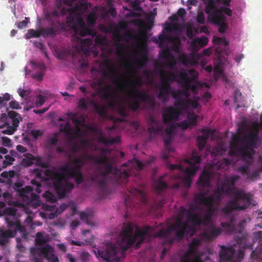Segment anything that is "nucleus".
<instances>
[{
  "label": "nucleus",
  "mask_w": 262,
  "mask_h": 262,
  "mask_svg": "<svg viewBox=\"0 0 262 262\" xmlns=\"http://www.w3.org/2000/svg\"><path fill=\"white\" fill-rule=\"evenodd\" d=\"M246 238L243 236L241 238L237 241L239 245H243V249L238 250V257L237 260L234 257L235 250L231 247H226L224 246H221V250L220 253V262H240L243 258L244 255V250L247 248H252V245L246 244Z\"/></svg>",
  "instance_id": "nucleus-7"
},
{
  "label": "nucleus",
  "mask_w": 262,
  "mask_h": 262,
  "mask_svg": "<svg viewBox=\"0 0 262 262\" xmlns=\"http://www.w3.org/2000/svg\"><path fill=\"white\" fill-rule=\"evenodd\" d=\"M225 152L222 147H215L212 149V155L213 156H222Z\"/></svg>",
  "instance_id": "nucleus-57"
},
{
  "label": "nucleus",
  "mask_w": 262,
  "mask_h": 262,
  "mask_svg": "<svg viewBox=\"0 0 262 262\" xmlns=\"http://www.w3.org/2000/svg\"><path fill=\"white\" fill-rule=\"evenodd\" d=\"M179 70H177V72L169 71L167 73V78L171 81H177L180 84H183V81H181V78L178 79V77H179Z\"/></svg>",
  "instance_id": "nucleus-44"
},
{
  "label": "nucleus",
  "mask_w": 262,
  "mask_h": 262,
  "mask_svg": "<svg viewBox=\"0 0 262 262\" xmlns=\"http://www.w3.org/2000/svg\"><path fill=\"white\" fill-rule=\"evenodd\" d=\"M239 179L238 175L226 176L221 186H218L213 192L212 194L216 196L218 201H221L223 195L231 197L221 209V212L226 215L235 211L245 210L252 204V195L250 193L235 187L236 182Z\"/></svg>",
  "instance_id": "nucleus-2"
},
{
  "label": "nucleus",
  "mask_w": 262,
  "mask_h": 262,
  "mask_svg": "<svg viewBox=\"0 0 262 262\" xmlns=\"http://www.w3.org/2000/svg\"><path fill=\"white\" fill-rule=\"evenodd\" d=\"M177 64V62L174 56H173V58H169L166 60V66L167 67L169 68L171 70H173L175 68V67Z\"/></svg>",
  "instance_id": "nucleus-58"
},
{
  "label": "nucleus",
  "mask_w": 262,
  "mask_h": 262,
  "mask_svg": "<svg viewBox=\"0 0 262 262\" xmlns=\"http://www.w3.org/2000/svg\"><path fill=\"white\" fill-rule=\"evenodd\" d=\"M17 194L29 206L36 208L40 205L39 195L33 192V188L31 186H26Z\"/></svg>",
  "instance_id": "nucleus-13"
},
{
  "label": "nucleus",
  "mask_w": 262,
  "mask_h": 262,
  "mask_svg": "<svg viewBox=\"0 0 262 262\" xmlns=\"http://www.w3.org/2000/svg\"><path fill=\"white\" fill-rule=\"evenodd\" d=\"M170 81H171L169 79H168L167 77H164L163 76H161V85L160 86L172 89L170 83Z\"/></svg>",
  "instance_id": "nucleus-63"
},
{
  "label": "nucleus",
  "mask_w": 262,
  "mask_h": 262,
  "mask_svg": "<svg viewBox=\"0 0 262 262\" xmlns=\"http://www.w3.org/2000/svg\"><path fill=\"white\" fill-rule=\"evenodd\" d=\"M16 214V209L13 207L6 208L3 212H0V217L3 215L6 216L5 221L9 229L7 230H3V231L15 232L13 237L15 236L17 231H19L23 234L22 237L26 238L27 234L25 227L21 225L20 222L17 220Z\"/></svg>",
  "instance_id": "nucleus-5"
},
{
  "label": "nucleus",
  "mask_w": 262,
  "mask_h": 262,
  "mask_svg": "<svg viewBox=\"0 0 262 262\" xmlns=\"http://www.w3.org/2000/svg\"><path fill=\"white\" fill-rule=\"evenodd\" d=\"M179 91H181V90L172 91L171 95L175 99L174 106L177 108H180L181 110H183V107L186 106V99L184 100L182 98L181 92H180Z\"/></svg>",
  "instance_id": "nucleus-26"
},
{
  "label": "nucleus",
  "mask_w": 262,
  "mask_h": 262,
  "mask_svg": "<svg viewBox=\"0 0 262 262\" xmlns=\"http://www.w3.org/2000/svg\"><path fill=\"white\" fill-rule=\"evenodd\" d=\"M160 55L161 58L165 59L166 60L169 58H173V55L171 53L169 49L168 48H166L161 51L160 53Z\"/></svg>",
  "instance_id": "nucleus-52"
},
{
  "label": "nucleus",
  "mask_w": 262,
  "mask_h": 262,
  "mask_svg": "<svg viewBox=\"0 0 262 262\" xmlns=\"http://www.w3.org/2000/svg\"><path fill=\"white\" fill-rule=\"evenodd\" d=\"M19 123L18 118L12 119V126H8L7 128L3 131V133L8 135H12L17 129Z\"/></svg>",
  "instance_id": "nucleus-38"
},
{
  "label": "nucleus",
  "mask_w": 262,
  "mask_h": 262,
  "mask_svg": "<svg viewBox=\"0 0 262 262\" xmlns=\"http://www.w3.org/2000/svg\"><path fill=\"white\" fill-rule=\"evenodd\" d=\"M245 164L240 166L238 168V171H240L243 174H248L249 173V170L251 166L252 163V161H247L246 162H243Z\"/></svg>",
  "instance_id": "nucleus-48"
},
{
  "label": "nucleus",
  "mask_w": 262,
  "mask_h": 262,
  "mask_svg": "<svg viewBox=\"0 0 262 262\" xmlns=\"http://www.w3.org/2000/svg\"><path fill=\"white\" fill-rule=\"evenodd\" d=\"M126 47L123 43H118L116 44V53L117 55L123 56L125 54Z\"/></svg>",
  "instance_id": "nucleus-54"
},
{
  "label": "nucleus",
  "mask_w": 262,
  "mask_h": 262,
  "mask_svg": "<svg viewBox=\"0 0 262 262\" xmlns=\"http://www.w3.org/2000/svg\"><path fill=\"white\" fill-rule=\"evenodd\" d=\"M222 232V229L221 228H216L213 225L211 226L209 228L204 231L202 234V237L208 241H211Z\"/></svg>",
  "instance_id": "nucleus-20"
},
{
  "label": "nucleus",
  "mask_w": 262,
  "mask_h": 262,
  "mask_svg": "<svg viewBox=\"0 0 262 262\" xmlns=\"http://www.w3.org/2000/svg\"><path fill=\"white\" fill-rule=\"evenodd\" d=\"M255 151L253 149H249L247 146H245L238 150V152L241 157L243 162H246L247 161H253V155Z\"/></svg>",
  "instance_id": "nucleus-22"
},
{
  "label": "nucleus",
  "mask_w": 262,
  "mask_h": 262,
  "mask_svg": "<svg viewBox=\"0 0 262 262\" xmlns=\"http://www.w3.org/2000/svg\"><path fill=\"white\" fill-rule=\"evenodd\" d=\"M158 89L159 91L158 98L164 102H166L169 99V95L172 92V89L159 86Z\"/></svg>",
  "instance_id": "nucleus-29"
},
{
  "label": "nucleus",
  "mask_w": 262,
  "mask_h": 262,
  "mask_svg": "<svg viewBox=\"0 0 262 262\" xmlns=\"http://www.w3.org/2000/svg\"><path fill=\"white\" fill-rule=\"evenodd\" d=\"M51 26L48 28H41L38 30L34 29H29L26 34V38L30 39L31 38L39 37L40 36L43 37L55 36L59 32L63 31L66 29V24L63 21L57 20L56 23H53L51 20Z\"/></svg>",
  "instance_id": "nucleus-6"
},
{
  "label": "nucleus",
  "mask_w": 262,
  "mask_h": 262,
  "mask_svg": "<svg viewBox=\"0 0 262 262\" xmlns=\"http://www.w3.org/2000/svg\"><path fill=\"white\" fill-rule=\"evenodd\" d=\"M104 165L103 170L113 175L114 182L117 185L124 183L130 176V172L128 168L125 169L117 168L113 166L112 163L110 161H108Z\"/></svg>",
  "instance_id": "nucleus-11"
},
{
  "label": "nucleus",
  "mask_w": 262,
  "mask_h": 262,
  "mask_svg": "<svg viewBox=\"0 0 262 262\" xmlns=\"http://www.w3.org/2000/svg\"><path fill=\"white\" fill-rule=\"evenodd\" d=\"M258 132V128L255 127L253 132H250L244 138V141L253 148H257V143L259 140Z\"/></svg>",
  "instance_id": "nucleus-21"
},
{
  "label": "nucleus",
  "mask_w": 262,
  "mask_h": 262,
  "mask_svg": "<svg viewBox=\"0 0 262 262\" xmlns=\"http://www.w3.org/2000/svg\"><path fill=\"white\" fill-rule=\"evenodd\" d=\"M67 116L75 124L78 130H79V126H83L84 122V118L83 115L77 117V114L74 113H67Z\"/></svg>",
  "instance_id": "nucleus-28"
},
{
  "label": "nucleus",
  "mask_w": 262,
  "mask_h": 262,
  "mask_svg": "<svg viewBox=\"0 0 262 262\" xmlns=\"http://www.w3.org/2000/svg\"><path fill=\"white\" fill-rule=\"evenodd\" d=\"M76 0H66L64 1L65 4L70 6ZM67 9L63 7L62 0H55L54 5L46 13V17L51 21L53 18H59L60 16H63L66 14Z\"/></svg>",
  "instance_id": "nucleus-12"
},
{
  "label": "nucleus",
  "mask_w": 262,
  "mask_h": 262,
  "mask_svg": "<svg viewBox=\"0 0 262 262\" xmlns=\"http://www.w3.org/2000/svg\"><path fill=\"white\" fill-rule=\"evenodd\" d=\"M211 173L207 170H204L197 182L199 186L203 187H209L210 185Z\"/></svg>",
  "instance_id": "nucleus-25"
},
{
  "label": "nucleus",
  "mask_w": 262,
  "mask_h": 262,
  "mask_svg": "<svg viewBox=\"0 0 262 262\" xmlns=\"http://www.w3.org/2000/svg\"><path fill=\"white\" fill-rule=\"evenodd\" d=\"M198 218L200 221V224H193V227L194 226H199L201 225H203L205 226H208L210 225L211 221V217L210 216L206 215V214H204V215L201 217L200 215H198Z\"/></svg>",
  "instance_id": "nucleus-46"
},
{
  "label": "nucleus",
  "mask_w": 262,
  "mask_h": 262,
  "mask_svg": "<svg viewBox=\"0 0 262 262\" xmlns=\"http://www.w3.org/2000/svg\"><path fill=\"white\" fill-rule=\"evenodd\" d=\"M96 112L100 116H104L106 114V108L103 105L97 104L94 108Z\"/></svg>",
  "instance_id": "nucleus-61"
},
{
  "label": "nucleus",
  "mask_w": 262,
  "mask_h": 262,
  "mask_svg": "<svg viewBox=\"0 0 262 262\" xmlns=\"http://www.w3.org/2000/svg\"><path fill=\"white\" fill-rule=\"evenodd\" d=\"M109 174L110 173L103 170L101 171V179H97L95 178L93 179L98 184L99 189V195L101 198L107 196L111 193V190L107 185V177Z\"/></svg>",
  "instance_id": "nucleus-16"
},
{
  "label": "nucleus",
  "mask_w": 262,
  "mask_h": 262,
  "mask_svg": "<svg viewBox=\"0 0 262 262\" xmlns=\"http://www.w3.org/2000/svg\"><path fill=\"white\" fill-rule=\"evenodd\" d=\"M112 90V87L110 84H105L101 87L99 88L98 89V94L102 98L105 99H108L110 98V92Z\"/></svg>",
  "instance_id": "nucleus-33"
},
{
  "label": "nucleus",
  "mask_w": 262,
  "mask_h": 262,
  "mask_svg": "<svg viewBox=\"0 0 262 262\" xmlns=\"http://www.w3.org/2000/svg\"><path fill=\"white\" fill-rule=\"evenodd\" d=\"M254 236L256 239L258 240L259 246L252 251L251 257L256 259L260 257L262 253V232L261 231L255 232L254 233Z\"/></svg>",
  "instance_id": "nucleus-24"
},
{
  "label": "nucleus",
  "mask_w": 262,
  "mask_h": 262,
  "mask_svg": "<svg viewBox=\"0 0 262 262\" xmlns=\"http://www.w3.org/2000/svg\"><path fill=\"white\" fill-rule=\"evenodd\" d=\"M179 75L181 81H183V84L188 88H190V82L198 78L199 74L198 72L193 69L187 71L184 69L181 68L179 69Z\"/></svg>",
  "instance_id": "nucleus-15"
},
{
  "label": "nucleus",
  "mask_w": 262,
  "mask_h": 262,
  "mask_svg": "<svg viewBox=\"0 0 262 262\" xmlns=\"http://www.w3.org/2000/svg\"><path fill=\"white\" fill-rule=\"evenodd\" d=\"M208 38L205 36L196 37L192 40L190 46L193 51H197L200 48L206 46L208 44Z\"/></svg>",
  "instance_id": "nucleus-23"
},
{
  "label": "nucleus",
  "mask_w": 262,
  "mask_h": 262,
  "mask_svg": "<svg viewBox=\"0 0 262 262\" xmlns=\"http://www.w3.org/2000/svg\"><path fill=\"white\" fill-rule=\"evenodd\" d=\"M53 248L49 244L43 247L31 248L30 252L34 262H42L46 258L49 262H59L58 258L53 253Z\"/></svg>",
  "instance_id": "nucleus-9"
},
{
  "label": "nucleus",
  "mask_w": 262,
  "mask_h": 262,
  "mask_svg": "<svg viewBox=\"0 0 262 262\" xmlns=\"http://www.w3.org/2000/svg\"><path fill=\"white\" fill-rule=\"evenodd\" d=\"M155 186L156 190L160 192L166 189L168 185L166 182L160 179L155 183Z\"/></svg>",
  "instance_id": "nucleus-50"
},
{
  "label": "nucleus",
  "mask_w": 262,
  "mask_h": 262,
  "mask_svg": "<svg viewBox=\"0 0 262 262\" xmlns=\"http://www.w3.org/2000/svg\"><path fill=\"white\" fill-rule=\"evenodd\" d=\"M98 141L102 143L105 145H112L115 143H118L120 142V138L119 137H116L114 138H106L102 133H100L98 138Z\"/></svg>",
  "instance_id": "nucleus-31"
},
{
  "label": "nucleus",
  "mask_w": 262,
  "mask_h": 262,
  "mask_svg": "<svg viewBox=\"0 0 262 262\" xmlns=\"http://www.w3.org/2000/svg\"><path fill=\"white\" fill-rule=\"evenodd\" d=\"M234 221L235 217L234 216L231 217L230 219V222H223L222 223L221 226L228 233H232L234 232L235 231V227H234Z\"/></svg>",
  "instance_id": "nucleus-36"
},
{
  "label": "nucleus",
  "mask_w": 262,
  "mask_h": 262,
  "mask_svg": "<svg viewBox=\"0 0 262 262\" xmlns=\"http://www.w3.org/2000/svg\"><path fill=\"white\" fill-rule=\"evenodd\" d=\"M88 9V4L86 2H78L73 8L74 11H77L81 13L86 12Z\"/></svg>",
  "instance_id": "nucleus-43"
},
{
  "label": "nucleus",
  "mask_w": 262,
  "mask_h": 262,
  "mask_svg": "<svg viewBox=\"0 0 262 262\" xmlns=\"http://www.w3.org/2000/svg\"><path fill=\"white\" fill-rule=\"evenodd\" d=\"M215 24L219 26L218 31L220 33H224L228 28V26L227 23L223 21L217 23Z\"/></svg>",
  "instance_id": "nucleus-55"
},
{
  "label": "nucleus",
  "mask_w": 262,
  "mask_h": 262,
  "mask_svg": "<svg viewBox=\"0 0 262 262\" xmlns=\"http://www.w3.org/2000/svg\"><path fill=\"white\" fill-rule=\"evenodd\" d=\"M34 66L39 69L40 72L36 74H34L33 76V77L37 79L38 81H41L42 79L43 76L44 72L46 69V66L45 64L41 62L35 63Z\"/></svg>",
  "instance_id": "nucleus-39"
},
{
  "label": "nucleus",
  "mask_w": 262,
  "mask_h": 262,
  "mask_svg": "<svg viewBox=\"0 0 262 262\" xmlns=\"http://www.w3.org/2000/svg\"><path fill=\"white\" fill-rule=\"evenodd\" d=\"M201 244V242L200 239L194 238L192 242L189 244L188 250L185 253L184 255L181 258H184L185 259L192 260L198 258L199 256H196L198 252V248ZM200 258H201L199 257Z\"/></svg>",
  "instance_id": "nucleus-18"
},
{
  "label": "nucleus",
  "mask_w": 262,
  "mask_h": 262,
  "mask_svg": "<svg viewBox=\"0 0 262 262\" xmlns=\"http://www.w3.org/2000/svg\"><path fill=\"white\" fill-rule=\"evenodd\" d=\"M102 75L103 78L112 80L114 84L119 89L122 86L131 90L133 95H130V100L129 101V106L133 111L139 110L141 106V102L151 104L153 106L155 105V101L153 97L150 96L144 91L137 90V87L142 86L143 81L141 77L135 75L133 80L124 82L118 77L116 69L113 67H110L108 71L103 70Z\"/></svg>",
  "instance_id": "nucleus-3"
},
{
  "label": "nucleus",
  "mask_w": 262,
  "mask_h": 262,
  "mask_svg": "<svg viewBox=\"0 0 262 262\" xmlns=\"http://www.w3.org/2000/svg\"><path fill=\"white\" fill-rule=\"evenodd\" d=\"M74 32L73 37L76 35H79L81 37H84L87 35L94 36L96 34L95 30L86 27L84 20L82 18H79L76 20V24L72 27Z\"/></svg>",
  "instance_id": "nucleus-14"
},
{
  "label": "nucleus",
  "mask_w": 262,
  "mask_h": 262,
  "mask_svg": "<svg viewBox=\"0 0 262 262\" xmlns=\"http://www.w3.org/2000/svg\"><path fill=\"white\" fill-rule=\"evenodd\" d=\"M97 19V15L94 12H92L88 14L86 17V21L89 27H92L96 23Z\"/></svg>",
  "instance_id": "nucleus-45"
},
{
  "label": "nucleus",
  "mask_w": 262,
  "mask_h": 262,
  "mask_svg": "<svg viewBox=\"0 0 262 262\" xmlns=\"http://www.w3.org/2000/svg\"><path fill=\"white\" fill-rule=\"evenodd\" d=\"M80 165H71L66 163L60 167V172L56 170L46 169V176L52 180L55 189L60 198L64 197L67 193H69L74 188L73 184L68 181L63 182L67 178H74L77 185L82 183L84 181V177L81 171Z\"/></svg>",
  "instance_id": "nucleus-4"
},
{
  "label": "nucleus",
  "mask_w": 262,
  "mask_h": 262,
  "mask_svg": "<svg viewBox=\"0 0 262 262\" xmlns=\"http://www.w3.org/2000/svg\"><path fill=\"white\" fill-rule=\"evenodd\" d=\"M195 202L199 205H203L207 208V211L205 214L212 218L214 213L216 211L213 204L216 203L220 204L221 201H218L216 199V196L212 194L209 196H206L204 193H199L194 196Z\"/></svg>",
  "instance_id": "nucleus-10"
},
{
  "label": "nucleus",
  "mask_w": 262,
  "mask_h": 262,
  "mask_svg": "<svg viewBox=\"0 0 262 262\" xmlns=\"http://www.w3.org/2000/svg\"><path fill=\"white\" fill-rule=\"evenodd\" d=\"M77 39L81 41V50L82 52L86 56L89 55L90 54V47L93 42L92 39L91 38L81 39L79 37H77Z\"/></svg>",
  "instance_id": "nucleus-30"
},
{
  "label": "nucleus",
  "mask_w": 262,
  "mask_h": 262,
  "mask_svg": "<svg viewBox=\"0 0 262 262\" xmlns=\"http://www.w3.org/2000/svg\"><path fill=\"white\" fill-rule=\"evenodd\" d=\"M165 135L164 137L163 140L164 143V148L169 152H172L174 149L171 145V142L172 140V129L171 128H167L165 129Z\"/></svg>",
  "instance_id": "nucleus-27"
},
{
  "label": "nucleus",
  "mask_w": 262,
  "mask_h": 262,
  "mask_svg": "<svg viewBox=\"0 0 262 262\" xmlns=\"http://www.w3.org/2000/svg\"><path fill=\"white\" fill-rule=\"evenodd\" d=\"M199 97L196 96L194 97L192 100L186 99V106L183 107V110H187L190 105H191L194 109L196 108L199 105Z\"/></svg>",
  "instance_id": "nucleus-41"
},
{
  "label": "nucleus",
  "mask_w": 262,
  "mask_h": 262,
  "mask_svg": "<svg viewBox=\"0 0 262 262\" xmlns=\"http://www.w3.org/2000/svg\"><path fill=\"white\" fill-rule=\"evenodd\" d=\"M201 158L198 155H192L189 159H186L185 161L189 165V167L185 168V170L182 172L183 176L177 174V179L183 181L185 186L189 188L192 182V178L195 175L199 166L196 165L200 164Z\"/></svg>",
  "instance_id": "nucleus-8"
},
{
  "label": "nucleus",
  "mask_w": 262,
  "mask_h": 262,
  "mask_svg": "<svg viewBox=\"0 0 262 262\" xmlns=\"http://www.w3.org/2000/svg\"><path fill=\"white\" fill-rule=\"evenodd\" d=\"M86 158L95 163L98 164L104 165L109 161L107 156L103 154H101L99 157L88 155Z\"/></svg>",
  "instance_id": "nucleus-35"
},
{
  "label": "nucleus",
  "mask_w": 262,
  "mask_h": 262,
  "mask_svg": "<svg viewBox=\"0 0 262 262\" xmlns=\"http://www.w3.org/2000/svg\"><path fill=\"white\" fill-rule=\"evenodd\" d=\"M15 232H11L10 231H3L0 230V246H5L9 242V238L13 237Z\"/></svg>",
  "instance_id": "nucleus-34"
},
{
  "label": "nucleus",
  "mask_w": 262,
  "mask_h": 262,
  "mask_svg": "<svg viewBox=\"0 0 262 262\" xmlns=\"http://www.w3.org/2000/svg\"><path fill=\"white\" fill-rule=\"evenodd\" d=\"M215 132V130L211 129L209 128L203 129L202 131V135L200 136V137H203L204 138L207 140L209 137L210 136L212 139H214L213 135Z\"/></svg>",
  "instance_id": "nucleus-49"
},
{
  "label": "nucleus",
  "mask_w": 262,
  "mask_h": 262,
  "mask_svg": "<svg viewBox=\"0 0 262 262\" xmlns=\"http://www.w3.org/2000/svg\"><path fill=\"white\" fill-rule=\"evenodd\" d=\"M212 17V22L214 24L220 22L224 19L223 15L220 9H216L212 12L209 17Z\"/></svg>",
  "instance_id": "nucleus-37"
},
{
  "label": "nucleus",
  "mask_w": 262,
  "mask_h": 262,
  "mask_svg": "<svg viewBox=\"0 0 262 262\" xmlns=\"http://www.w3.org/2000/svg\"><path fill=\"white\" fill-rule=\"evenodd\" d=\"M89 102L84 98H80L78 103V107L82 110H86L88 107Z\"/></svg>",
  "instance_id": "nucleus-64"
},
{
  "label": "nucleus",
  "mask_w": 262,
  "mask_h": 262,
  "mask_svg": "<svg viewBox=\"0 0 262 262\" xmlns=\"http://www.w3.org/2000/svg\"><path fill=\"white\" fill-rule=\"evenodd\" d=\"M199 209L204 210V208L194 207L192 205H190L188 209L181 206L180 208L181 216L178 218L176 223L167 228L162 227L157 232H154V227L147 226L142 230L138 229L134 235L132 224H125L116 243H105L101 247L94 250V252L97 257L101 258L105 262H113L118 261L123 258L126 251L137 239H139L136 244L138 247L144 241H149L152 237L163 238L164 245H170L176 241H179L185 234L194 232L193 224H200L199 214L194 213Z\"/></svg>",
  "instance_id": "nucleus-1"
},
{
  "label": "nucleus",
  "mask_w": 262,
  "mask_h": 262,
  "mask_svg": "<svg viewBox=\"0 0 262 262\" xmlns=\"http://www.w3.org/2000/svg\"><path fill=\"white\" fill-rule=\"evenodd\" d=\"M180 108L176 106H169L166 111L162 114L163 121L164 123H167L175 121H177L181 114Z\"/></svg>",
  "instance_id": "nucleus-17"
},
{
  "label": "nucleus",
  "mask_w": 262,
  "mask_h": 262,
  "mask_svg": "<svg viewBox=\"0 0 262 262\" xmlns=\"http://www.w3.org/2000/svg\"><path fill=\"white\" fill-rule=\"evenodd\" d=\"M47 240L45 238L41 232H37L35 238V243L37 247H43L47 245Z\"/></svg>",
  "instance_id": "nucleus-42"
},
{
  "label": "nucleus",
  "mask_w": 262,
  "mask_h": 262,
  "mask_svg": "<svg viewBox=\"0 0 262 262\" xmlns=\"http://www.w3.org/2000/svg\"><path fill=\"white\" fill-rule=\"evenodd\" d=\"M148 132L149 134V137L151 139L163 134V126L159 124L158 125L149 126Z\"/></svg>",
  "instance_id": "nucleus-32"
},
{
  "label": "nucleus",
  "mask_w": 262,
  "mask_h": 262,
  "mask_svg": "<svg viewBox=\"0 0 262 262\" xmlns=\"http://www.w3.org/2000/svg\"><path fill=\"white\" fill-rule=\"evenodd\" d=\"M92 37H95V41L97 44L99 45H103L104 44L106 41V38L105 36L99 35H97V34L94 36H92Z\"/></svg>",
  "instance_id": "nucleus-59"
},
{
  "label": "nucleus",
  "mask_w": 262,
  "mask_h": 262,
  "mask_svg": "<svg viewBox=\"0 0 262 262\" xmlns=\"http://www.w3.org/2000/svg\"><path fill=\"white\" fill-rule=\"evenodd\" d=\"M134 54L137 57L134 58L133 62L137 65V68L140 69L146 67L148 61L146 50L142 49L140 52H135Z\"/></svg>",
  "instance_id": "nucleus-19"
},
{
  "label": "nucleus",
  "mask_w": 262,
  "mask_h": 262,
  "mask_svg": "<svg viewBox=\"0 0 262 262\" xmlns=\"http://www.w3.org/2000/svg\"><path fill=\"white\" fill-rule=\"evenodd\" d=\"M46 170L43 172V171L39 168L34 169L33 173L35 175L36 178L40 179L41 180H52L49 179L45 174Z\"/></svg>",
  "instance_id": "nucleus-47"
},
{
  "label": "nucleus",
  "mask_w": 262,
  "mask_h": 262,
  "mask_svg": "<svg viewBox=\"0 0 262 262\" xmlns=\"http://www.w3.org/2000/svg\"><path fill=\"white\" fill-rule=\"evenodd\" d=\"M59 130L61 132L64 133L67 135L70 136L71 139H74V137L72 134L71 125L69 121L65 124L61 123Z\"/></svg>",
  "instance_id": "nucleus-40"
},
{
  "label": "nucleus",
  "mask_w": 262,
  "mask_h": 262,
  "mask_svg": "<svg viewBox=\"0 0 262 262\" xmlns=\"http://www.w3.org/2000/svg\"><path fill=\"white\" fill-rule=\"evenodd\" d=\"M24 184V182L23 181L19 180L17 182L13 183L12 187L14 191L18 193L19 190L23 188L22 187L23 186Z\"/></svg>",
  "instance_id": "nucleus-62"
},
{
  "label": "nucleus",
  "mask_w": 262,
  "mask_h": 262,
  "mask_svg": "<svg viewBox=\"0 0 262 262\" xmlns=\"http://www.w3.org/2000/svg\"><path fill=\"white\" fill-rule=\"evenodd\" d=\"M15 161V159L10 155H6L5 156V160L3 161V167L10 165L12 164L13 162Z\"/></svg>",
  "instance_id": "nucleus-56"
},
{
  "label": "nucleus",
  "mask_w": 262,
  "mask_h": 262,
  "mask_svg": "<svg viewBox=\"0 0 262 262\" xmlns=\"http://www.w3.org/2000/svg\"><path fill=\"white\" fill-rule=\"evenodd\" d=\"M197 115L194 113H189L187 116V120L191 125H195L197 123Z\"/></svg>",
  "instance_id": "nucleus-60"
},
{
  "label": "nucleus",
  "mask_w": 262,
  "mask_h": 262,
  "mask_svg": "<svg viewBox=\"0 0 262 262\" xmlns=\"http://www.w3.org/2000/svg\"><path fill=\"white\" fill-rule=\"evenodd\" d=\"M207 140L204 138L203 137H200L199 136L197 137L196 141L199 150L202 151L204 149L206 144Z\"/></svg>",
  "instance_id": "nucleus-53"
},
{
  "label": "nucleus",
  "mask_w": 262,
  "mask_h": 262,
  "mask_svg": "<svg viewBox=\"0 0 262 262\" xmlns=\"http://www.w3.org/2000/svg\"><path fill=\"white\" fill-rule=\"evenodd\" d=\"M92 216L90 213L82 212L80 214V218L81 220L84 221L86 224L90 225H93L94 224L91 221Z\"/></svg>",
  "instance_id": "nucleus-51"
}]
</instances>
